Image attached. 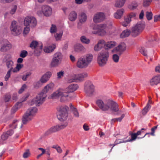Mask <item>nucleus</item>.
Returning <instances> with one entry per match:
<instances>
[{"instance_id":"49","label":"nucleus","mask_w":160,"mask_h":160,"mask_svg":"<svg viewBox=\"0 0 160 160\" xmlns=\"http://www.w3.org/2000/svg\"><path fill=\"white\" fill-rule=\"evenodd\" d=\"M11 98V96L9 93L6 94L4 96V101L5 102H9Z\"/></svg>"},{"instance_id":"31","label":"nucleus","mask_w":160,"mask_h":160,"mask_svg":"<svg viewBox=\"0 0 160 160\" xmlns=\"http://www.w3.org/2000/svg\"><path fill=\"white\" fill-rule=\"evenodd\" d=\"M74 50L76 52L83 51L85 50L84 47L81 44H78L75 46Z\"/></svg>"},{"instance_id":"27","label":"nucleus","mask_w":160,"mask_h":160,"mask_svg":"<svg viewBox=\"0 0 160 160\" xmlns=\"http://www.w3.org/2000/svg\"><path fill=\"white\" fill-rule=\"evenodd\" d=\"M56 48L55 44H52V45L46 46L44 47V51L46 53H50L52 52Z\"/></svg>"},{"instance_id":"11","label":"nucleus","mask_w":160,"mask_h":160,"mask_svg":"<svg viewBox=\"0 0 160 160\" xmlns=\"http://www.w3.org/2000/svg\"><path fill=\"white\" fill-rule=\"evenodd\" d=\"M52 13V9L51 7L47 5H43L41 8V10L37 11V14L39 16L43 14L46 17L50 16Z\"/></svg>"},{"instance_id":"29","label":"nucleus","mask_w":160,"mask_h":160,"mask_svg":"<svg viewBox=\"0 0 160 160\" xmlns=\"http://www.w3.org/2000/svg\"><path fill=\"white\" fill-rule=\"evenodd\" d=\"M131 31L130 30L126 29L123 30L120 35V37L123 38L128 37L130 34Z\"/></svg>"},{"instance_id":"58","label":"nucleus","mask_w":160,"mask_h":160,"mask_svg":"<svg viewBox=\"0 0 160 160\" xmlns=\"http://www.w3.org/2000/svg\"><path fill=\"white\" fill-rule=\"evenodd\" d=\"M26 87L27 86L26 85L24 84L19 90L18 93L20 94L26 88Z\"/></svg>"},{"instance_id":"6","label":"nucleus","mask_w":160,"mask_h":160,"mask_svg":"<svg viewBox=\"0 0 160 160\" xmlns=\"http://www.w3.org/2000/svg\"><path fill=\"white\" fill-rule=\"evenodd\" d=\"M107 26L105 24H101L98 25H94L92 28V32L94 34H98L101 36L106 35Z\"/></svg>"},{"instance_id":"19","label":"nucleus","mask_w":160,"mask_h":160,"mask_svg":"<svg viewBox=\"0 0 160 160\" xmlns=\"http://www.w3.org/2000/svg\"><path fill=\"white\" fill-rule=\"evenodd\" d=\"M126 45L124 42L121 43L118 47L114 48L112 50V52L116 53L117 52H122L126 49Z\"/></svg>"},{"instance_id":"21","label":"nucleus","mask_w":160,"mask_h":160,"mask_svg":"<svg viewBox=\"0 0 160 160\" xmlns=\"http://www.w3.org/2000/svg\"><path fill=\"white\" fill-rule=\"evenodd\" d=\"M52 75V73L48 71L43 74L41 78L40 81L42 83H43L47 82L50 79Z\"/></svg>"},{"instance_id":"12","label":"nucleus","mask_w":160,"mask_h":160,"mask_svg":"<svg viewBox=\"0 0 160 160\" xmlns=\"http://www.w3.org/2000/svg\"><path fill=\"white\" fill-rule=\"evenodd\" d=\"M94 86L89 81H86L84 84V91L87 96H91L94 92Z\"/></svg>"},{"instance_id":"57","label":"nucleus","mask_w":160,"mask_h":160,"mask_svg":"<svg viewBox=\"0 0 160 160\" xmlns=\"http://www.w3.org/2000/svg\"><path fill=\"white\" fill-rule=\"evenodd\" d=\"M8 137V136L6 132H5L1 136V139L3 141L5 140Z\"/></svg>"},{"instance_id":"20","label":"nucleus","mask_w":160,"mask_h":160,"mask_svg":"<svg viewBox=\"0 0 160 160\" xmlns=\"http://www.w3.org/2000/svg\"><path fill=\"white\" fill-rule=\"evenodd\" d=\"M78 87L76 84H72L69 85L67 88L64 89L66 94L70 92H72L76 90Z\"/></svg>"},{"instance_id":"62","label":"nucleus","mask_w":160,"mask_h":160,"mask_svg":"<svg viewBox=\"0 0 160 160\" xmlns=\"http://www.w3.org/2000/svg\"><path fill=\"white\" fill-rule=\"evenodd\" d=\"M144 16V12L143 10H141L139 15V18L140 19H142L143 18Z\"/></svg>"},{"instance_id":"40","label":"nucleus","mask_w":160,"mask_h":160,"mask_svg":"<svg viewBox=\"0 0 160 160\" xmlns=\"http://www.w3.org/2000/svg\"><path fill=\"white\" fill-rule=\"evenodd\" d=\"M138 6L137 2H132L128 5V8L131 10H134Z\"/></svg>"},{"instance_id":"50","label":"nucleus","mask_w":160,"mask_h":160,"mask_svg":"<svg viewBox=\"0 0 160 160\" xmlns=\"http://www.w3.org/2000/svg\"><path fill=\"white\" fill-rule=\"evenodd\" d=\"M152 0H143V5L144 7H147L149 5Z\"/></svg>"},{"instance_id":"7","label":"nucleus","mask_w":160,"mask_h":160,"mask_svg":"<svg viewBox=\"0 0 160 160\" xmlns=\"http://www.w3.org/2000/svg\"><path fill=\"white\" fill-rule=\"evenodd\" d=\"M109 53L108 51L102 52L99 53L97 57V62L100 67L106 64L108 60Z\"/></svg>"},{"instance_id":"32","label":"nucleus","mask_w":160,"mask_h":160,"mask_svg":"<svg viewBox=\"0 0 160 160\" xmlns=\"http://www.w3.org/2000/svg\"><path fill=\"white\" fill-rule=\"evenodd\" d=\"M126 0H117L115 6L117 8H121L123 6Z\"/></svg>"},{"instance_id":"33","label":"nucleus","mask_w":160,"mask_h":160,"mask_svg":"<svg viewBox=\"0 0 160 160\" xmlns=\"http://www.w3.org/2000/svg\"><path fill=\"white\" fill-rule=\"evenodd\" d=\"M141 32L140 31H138L132 27V29L131 34L132 37H135L138 35Z\"/></svg>"},{"instance_id":"22","label":"nucleus","mask_w":160,"mask_h":160,"mask_svg":"<svg viewBox=\"0 0 160 160\" xmlns=\"http://www.w3.org/2000/svg\"><path fill=\"white\" fill-rule=\"evenodd\" d=\"M151 85L153 86L156 85L160 83V75L153 77L150 80Z\"/></svg>"},{"instance_id":"23","label":"nucleus","mask_w":160,"mask_h":160,"mask_svg":"<svg viewBox=\"0 0 160 160\" xmlns=\"http://www.w3.org/2000/svg\"><path fill=\"white\" fill-rule=\"evenodd\" d=\"M145 26V22H138L133 27L142 32L144 29Z\"/></svg>"},{"instance_id":"53","label":"nucleus","mask_w":160,"mask_h":160,"mask_svg":"<svg viewBox=\"0 0 160 160\" xmlns=\"http://www.w3.org/2000/svg\"><path fill=\"white\" fill-rule=\"evenodd\" d=\"M30 154L29 149H27L23 153V157L24 158H27L29 157Z\"/></svg>"},{"instance_id":"34","label":"nucleus","mask_w":160,"mask_h":160,"mask_svg":"<svg viewBox=\"0 0 160 160\" xmlns=\"http://www.w3.org/2000/svg\"><path fill=\"white\" fill-rule=\"evenodd\" d=\"M23 65L21 64H17L15 68H11L12 72H18L20 69L22 68Z\"/></svg>"},{"instance_id":"17","label":"nucleus","mask_w":160,"mask_h":160,"mask_svg":"<svg viewBox=\"0 0 160 160\" xmlns=\"http://www.w3.org/2000/svg\"><path fill=\"white\" fill-rule=\"evenodd\" d=\"M104 14L102 12H99L95 14L93 20L95 23H98L102 21L105 19Z\"/></svg>"},{"instance_id":"3","label":"nucleus","mask_w":160,"mask_h":160,"mask_svg":"<svg viewBox=\"0 0 160 160\" xmlns=\"http://www.w3.org/2000/svg\"><path fill=\"white\" fill-rule=\"evenodd\" d=\"M93 58V55L88 53L78 58L77 66L79 68H84L87 67L91 63Z\"/></svg>"},{"instance_id":"39","label":"nucleus","mask_w":160,"mask_h":160,"mask_svg":"<svg viewBox=\"0 0 160 160\" xmlns=\"http://www.w3.org/2000/svg\"><path fill=\"white\" fill-rule=\"evenodd\" d=\"M63 34L62 31L60 32L59 33H57L54 35L55 38L57 41L61 40Z\"/></svg>"},{"instance_id":"26","label":"nucleus","mask_w":160,"mask_h":160,"mask_svg":"<svg viewBox=\"0 0 160 160\" xmlns=\"http://www.w3.org/2000/svg\"><path fill=\"white\" fill-rule=\"evenodd\" d=\"M124 12L123 9L118 10L114 14V17L117 19H120Z\"/></svg>"},{"instance_id":"55","label":"nucleus","mask_w":160,"mask_h":160,"mask_svg":"<svg viewBox=\"0 0 160 160\" xmlns=\"http://www.w3.org/2000/svg\"><path fill=\"white\" fill-rule=\"evenodd\" d=\"M31 73H27L26 74L23 75L22 77V79L23 80L25 81L27 80L28 77L30 75Z\"/></svg>"},{"instance_id":"10","label":"nucleus","mask_w":160,"mask_h":160,"mask_svg":"<svg viewBox=\"0 0 160 160\" xmlns=\"http://www.w3.org/2000/svg\"><path fill=\"white\" fill-rule=\"evenodd\" d=\"M62 55L61 52H57L55 53L50 63L51 67H54L58 65L62 61Z\"/></svg>"},{"instance_id":"59","label":"nucleus","mask_w":160,"mask_h":160,"mask_svg":"<svg viewBox=\"0 0 160 160\" xmlns=\"http://www.w3.org/2000/svg\"><path fill=\"white\" fill-rule=\"evenodd\" d=\"M126 141H124L123 139H118L116 140L115 143V144H118L122 143V142H126Z\"/></svg>"},{"instance_id":"14","label":"nucleus","mask_w":160,"mask_h":160,"mask_svg":"<svg viewBox=\"0 0 160 160\" xmlns=\"http://www.w3.org/2000/svg\"><path fill=\"white\" fill-rule=\"evenodd\" d=\"M68 122H65L61 125H56L52 127L45 133V134L48 135L51 133L58 131L61 129L65 128L68 125Z\"/></svg>"},{"instance_id":"30","label":"nucleus","mask_w":160,"mask_h":160,"mask_svg":"<svg viewBox=\"0 0 160 160\" xmlns=\"http://www.w3.org/2000/svg\"><path fill=\"white\" fill-rule=\"evenodd\" d=\"M77 18V14L74 11H72L69 15V19L72 21H75Z\"/></svg>"},{"instance_id":"56","label":"nucleus","mask_w":160,"mask_h":160,"mask_svg":"<svg viewBox=\"0 0 160 160\" xmlns=\"http://www.w3.org/2000/svg\"><path fill=\"white\" fill-rule=\"evenodd\" d=\"M100 42H102V43H100L99 44L100 46H102V48L103 47L104 48H105V44H106V43L105 41L103 40H99L98 43H99Z\"/></svg>"},{"instance_id":"24","label":"nucleus","mask_w":160,"mask_h":160,"mask_svg":"<svg viewBox=\"0 0 160 160\" xmlns=\"http://www.w3.org/2000/svg\"><path fill=\"white\" fill-rule=\"evenodd\" d=\"M116 44V42L113 41H108L105 44V49H108L114 47Z\"/></svg>"},{"instance_id":"38","label":"nucleus","mask_w":160,"mask_h":160,"mask_svg":"<svg viewBox=\"0 0 160 160\" xmlns=\"http://www.w3.org/2000/svg\"><path fill=\"white\" fill-rule=\"evenodd\" d=\"M151 106L149 103H147L146 107L143 108L142 111V113L143 115L146 114L150 109Z\"/></svg>"},{"instance_id":"52","label":"nucleus","mask_w":160,"mask_h":160,"mask_svg":"<svg viewBox=\"0 0 160 160\" xmlns=\"http://www.w3.org/2000/svg\"><path fill=\"white\" fill-rule=\"evenodd\" d=\"M100 43H102V42H100L99 43H97V44L95 46L94 49L95 51H98L102 48V46H100V45H99Z\"/></svg>"},{"instance_id":"54","label":"nucleus","mask_w":160,"mask_h":160,"mask_svg":"<svg viewBox=\"0 0 160 160\" xmlns=\"http://www.w3.org/2000/svg\"><path fill=\"white\" fill-rule=\"evenodd\" d=\"M64 74V72L61 71L57 73V78L59 79L63 76Z\"/></svg>"},{"instance_id":"9","label":"nucleus","mask_w":160,"mask_h":160,"mask_svg":"<svg viewBox=\"0 0 160 160\" xmlns=\"http://www.w3.org/2000/svg\"><path fill=\"white\" fill-rule=\"evenodd\" d=\"M10 29L12 33L14 36L19 35L22 31V27L15 21L12 22Z\"/></svg>"},{"instance_id":"28","label":"nucleus","mask_w":160,"mask_h":160,"mask_svg":"<svg viewBox=\"0 0 160 160\" xmlns=\"http://www.w3.org/2000/svg\"><path fill=\"white\" fill-rule=\"evenodd\" d=\"M79 21L82 23L85 22L87 20V17L84 12H82L79 16Z\"/></svg>"},{"instance_id":"46","label":"nucleus","mask_w":160,"mask_h":160,"mask_svg":"<svg viewBox=\"0 0 160 160\" xmlns=\"http://www.w3.org/2000/svg\"><path fill=\"white\" fill-rule=\"evenodd\" d=\"M57 31V28L56 26L54 24H52L50 29V32L52 33H54Z\"/></svg>"},{"instance_id":"43","label":"nucleus","mask_w":160,"mask_h":160,"mask_svg":"<svg viewBox=\"0 0 160 160\" xmlns=\"http://www.w3.org/2000/svg\"><path fill=\"white\" fill-rule=\"evenodd\" d=\"M119 59V56L117 54H114L112 56V59L113 61L116 63L118 62Z\"/></svg>"},{"instance_id":"35","label":"nucleus","mask_w":160,"mask_h":160,"mask_svg":"<svg viewBox=\"0 0 160 160\" xmlns=\"http://www.w3.org/2000/svg\"><path fill=\"white\" fill-rule=\"evenodd\" d=\"M21 104V102H18L13 107L11 110V113L12 114L14 113L18 109V106L20 107Z\"/></svg>"},{"instance_id":"16","label":"nucleus","mask_w":160,"mask_h":160,"mask_svg":"<svg viewBox=\"0 0 160 160\" xmlns=\"http://www.w3.org/2000/svg\"><path fill=\"white\" fill-rule=\"evenodd\" d=\"M12 57L10 55H6L3 59V61L5 63L8 69H11L12 68H13V67L14 66V62L11 60Z\"/></svg>"},{"instance_id":"60","label":"nucleus","mask_w":160,"mask_h":160,"mask_svg":"<svg viewBox=\"0 0 160 160\" xmlns=\"http://www.w3.org/2000/svg\"><path fill=\"white\" fill-rule=\"evenodd\" d=\"M30 31L29 28L28 27H26L24 28L23 31V34L26 35L28 34Z\"/></svg>"},{"instance_id":"51","label":"nucleus","mask_w":160,"mask_h":160,"mask_svg":"<svg viewBox=\"0 0 160 160\" xmlns=\"http://www.w3.org/2000/svg\"><path fill=\"white\" fill-rule=\"evenodd\" d=\"M152 14L151 12H147L146 13V17L148 20H150L152 18Z\"/></svg>"},{"instance_id":"44","label":"nucleus","mask_w":160,"mask_h":160,"mask_svg":"<svg viewBox=\"0 0 160 160\" xmlns=\"http://www.w3.org/2000/svg\"><path fill=\"white\" fill-rule=\"evenodd\" d=\"M139 51L140 53L144 56H147V51L146 48L142 47L140 49Z\"/></svg>"},{"instance_id":"63","label":"nucleus","mask_w":160,"mask_h":160,"mask_svg":"<svg viewBox=\"0 0 160 160\" xmlns=\"http://www.w3.org/2000/svg\"><path fill=\"white\" fill-rule=\"evenodd\" d=\"M157 128V126H155L151 129V132L150 134L152 135H154L155 130Z\"/></svg>"},{"instance_id":"41","label":"nucleus","mask_w":160,"mask_h":160,"mask_svg":"<svg viewBox=\"0 0 160 160\" xmlns=\"http://www.w3.org/2000/svg\"><path fill=\"white\" fill-rule=\"evenodd\" d=\"M38 42L35 41H33L30 44V47L32 49H35L37 47L39 46Z\"/></svg>"},{"instance_id":"47","label":"nucleus","mask_w":160,"mask_h":160,"mask_svg":"<svg viewBox=\"0 0 160 160\" xmlns=\"http://www.w3.org/2000/svg\"><path fill=\"white\" fill-rule=\"evenodd\" d=\"M12 72L11 69H9L7 72V74L4 77V79L6 81H7L9 77L11 76V72Z\"/></svg>"},{"instance_id":"5","label":"nucleus","mask_w":160,"mask_h":160,"mask_svg":"<svg viewBox=\"0 0 160 160\" xmlns=\"http://www.w3.org/2000/svg\"><path fill=\"white\" fill-rule=\"evenodd\" d=\"M38 109L35 107H31L28 108L25 114L23 115L22 119V122L23 124H25L31 120L37 113Z\"/></svg>"},{"instance_id":"61","label":"nucleus","mask_w":160,"mask_h":160,"mask_svg":"<svg viewBox=\"0 0 160 160\" xmlns=\"http://www.w3.org/2000/svg\"><path fill=\"white\" fill-rule=\"evenodd\" d=\"M6 132L8 136V137L9 136L12 135L14 133V132L12 130H10L8 131L7 132Z\"/></svg>"},{"instance_id":"1","label":"nucleus","mask_w":160,"mask_h":160,"mask_svg":"<svg viewBox=\"0 0 160 160\" xmlns=\"http://www.w3.org/2000/svg\"><path fill=\"white\" fill-rule=\"evenodd\" d=\"M96 103L102 111L110 110L114 112H118L120 113L121 112V111H119L118 104L111 99H98L96 100Z\"/></svg>"},{"instance_id":"42","label":"nucleus","mask_w":160,"mask_h":160,"mask_svg":"<svg viewBox=\"0 0 160 160\" xmlns=\"http://www.w3.org/2000/svg\"><path fill=\"white\" fill-rule=\"evenodd\" d=\"M131 138L126 140L127 142H132V141H134L137 138V135L136 133H132L131 134Z\"/></svg>"},{"instance_id":"13","label":"nucleus","mask_w":160,"mask_h":160,"mask_svg":"<svg viewBox=\"0 0 160 160\" xmlns=\"http://www.w3.org/2000/svg\"><path fill=\"white\" fill-rule=\"evenodd\" d=\"M24 24L26 26H29L31 28H34L37 24V21L33 17L27 16L24 19Z\"/></svg>"},{"instance_id":"37","label":"nucleus","mask_w":160,"mask_h":160,"mask_svg":"<svg viewBox=\"0 0 160 160\" xmlns=\"http://www.w3.org/2000/svg\"><path fill=\"white\" fill-rule=\"evenodd\" d=\"M34 51V53L35 55L37 56H39L42 50V46H39L35 48Z\"/></svg>"},{"instance_id":"8","label":"nucleus","mask_w":160,"mask_h":160,"mask_svg":"<svg viewBox=\"0 0 160 160\" xmlns=\"http://www.w3.org/2000/svg\"><path fill=\"white\" fill-rule=\"evenodd\" d=\"M68 107L67 106H61L58 108L57 109L58 113L57 117L58 119L61 121L66 120L68 116Z\"/></svg>"},{"instance_id":"18","label":"nucleus","mask_w":160,"mask_h":160,"mask_svg":"<svg viewBox=\"0 0 160 160\" xmlns=\"http://www.w3.org/2000/svg\"><path fill=\"white\" fill-rule=\"evenodd\" d=\"M2 46L0 49V51L2 52H6L10 49L11 45L7 40H4L1 42Z\"/></svg>"},{"instance_id":"45","label":"nucleus","mask_w":160,"mask_h":160,"mask_svg":"<svg viewBox=\"0 0 160 160\" xmlns=\"http://www.w3.org/2000/svg\"><path fill=\"white\" fill-rule=\"evenodd\" d=\"M17 6L16 5H12L10 11V13L12 15L15 13L17 9Z\"/></svg>"},{"instance_id":"2","label":"nucleus","mask_w":160,"mask_h":160,"mask_svg":"<svg viewBox=\"0 0 160 160\" xmlns=\"http://www.w3.org/2000/svg\"><path fill=\"white\" fill-rule=\"evenodd\" d=\"M54 87V84L52 83L46 85L42 92L38 94L35 98L28 102V104L30 105L35 104L36 106H39L45 101L47 96L46 93L53 90Z\"/></svg>"},{"instance_id":"15","label":"nucleus","mask_w":160,"mask_h":160,"mask_svg":"<svg viewBox=\"0 0 160 160\" xmlns=\"http://www.w3.org/2000/svg\"><path fill=\"white\" fill-rule=\"evenodd\" d=\"M88 76L87 73L86 72H83L79 74L75 75L70 78L68 80V82L69 83L75 81L76 80L78 81H82L83 80L84 78L87 77Z\"/></svg>"},{"instance_id":"36","label":"nucleus","mask_w":160,"mask_h":160,"mask_svg":"<svg viewBox=\"0 0 160 160\" xmlns=\"http://www.w3.org/2000/svg\"><path fill=\"white\" fill-rule=\"evenodd\" d=\"M81 42L84 44H88L90 43V40L85 36H82L80 38Z\"/></svg>"},{"instance_id":"64","label":"nucleus","mask_w":160,"mask_h":160,"mask_svg":"<svg viewBox=\"0 0 160 160\" xmlns=\"http://www.w3.org/2000/svg\"><path fill=\"white\" fill-rule=\"evenodd\" d=\"M129 16L131 19L132 18H134L136 16V13L133 12H131L129 14Z\"/></svg>"},{"instance_id":"48","label":"nucleus","mask_w":160,"mask_h":160,"mask_svg":"<svg viewBox=\"0 0 160 160\" xmlns=\"http://www.w3.org/2000/svg\"><path fill=\"white\" fill-rule=\"evenodd\" d=\"M28 54V52L26 51L23 50L21 51L19 56L22 58H24Z\"/></svg>"},{"instance_id":"4","label":"nucleus","mask_w":160,"mask_h":160,"mask_svg":"<svg viewBox=\"0 0 160 160\" xmlns=\"http://www.w3.org/2000/svg\"><path fill=\"white\" fill-rule=\"evenodd\" d=\"M60 97L61 102H65L70 100L71 97L68 94H66L64 89L60 88L54 92L50 96V98L52 99L59 98Z\"/></svg>"},{"instance_id":"25","label":"nucleus","mask_w":160,"mask_h":160,"mask_svg":"<svg viewBox=\"0 0 160 160\" xmlns=\"http://www.w3.org/2000/svg\"><path fill=\"white\" fill-rule=\"evenodd\" d=\"M69 107L71 112L74 116L77 118L79 116V113L77 109L72 104H70Z\"/></svg>"}]
</instances>
